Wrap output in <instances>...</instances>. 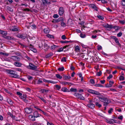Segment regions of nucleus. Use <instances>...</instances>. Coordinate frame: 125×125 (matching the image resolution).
Wrapping results in <instances>:
<instances>
[{
	"label": "nucleus",
	"mask_w": 125,
	"mask_h": 125,
	"mask_svg": "<svg viewBox=\"0 0 125 125\" xmlns=\"http://www.w3.org/2000/svg\"><path fill=\"white\" fill-rule=\"evenodd\" d=\"M6 72L10 74V76L12 78H20V76L17 74L16 72L13 70H6Z\"/></svg>",
	"instance_id": "nucleus-1"
},
{
	"label": "nucleus",
	"mask_w": 125,
	"mask_h": 125,
	"mask_svg": "<svg viewBox=\"0 0 125 125\" xmlns=\"http://www.w3.org/2000/svg\"><path fill=\"white\" fill-rule=\"evenodd\" d=\"M99 99L101 101L104 103V106H107L108 104L111 102V101L109 99L104 97H99Z\"/></svg>",
	"instance_id": "nucleus-2"
},
{
	"label": "nucleus",
	"mask_w": 125,
	"mask_h": 125,
	"mask_svg": "<svg viewBox=\"0 0 125 125\" xmlns=\"http://www.w3.org/2000/svg\"><path fill=\"white\" fill-rule=\"evenodd\" d=\"M27 68L29 69L32 70H35L37 69L36 66L34 65L31 63H29V65L26 66Z\"/></svg>",
	"instance_id": "nucleus-3"
},
{
	"label": "nucleus",
	"mask_w": 125,
	"mask_h": 125,
	"mask_svg": "<svg viewBox=\"0 0 125 125\" xmlns=\"http://www.w3.org/2000/svg\"><path fill=\"white\" fill-rule=\"evenodd\" d=\"M74 95L79 99L82 100H84L85 99L84 97L81 94L78 93H75Z\"/></svg>",
	"instance_id": "nucleus-4"
},
{
	"label": "nucleus",
	"mask_w": 125,
	"mask_h": 125,
	"mask_svg": "<svg viewBox=\"0 0 125 125\" xmlns=\"http://www.w3.org/2000/svg\"><path fill=\"white\" fill-rule=\"evenodd\" d=\"M63 20V18L62 17H60L57 19H53L52 21V22L54 23L58 22L60 21H61Z\"/></svg>",
	"instance_id": "nucleus-5"
},
{
	"label": "nucleus",
	"mask_w": 125,
	"mask_h": 125,
	"mask_svg": "<svg viewBox=\"0 0 125 125\" xmlns=\"http://www.w3.org/2000/svg\"><path fill=\"white\" fill-rule=\"evenodd\" d=\"M25 112L28 114H30L32 112V110L30 108H27L25 109Z\"/></svg>",
	"instance_id": "nucleus-6"
},
{
	"label": "nucleus",
	"mask_w": 125,
	"mask_h": 125,
	"mask_svg": "<svg viewBox=\"0 0 125 125\" xmlns=\"http://www.w3.org/2000/svg\"><path fill=\"white\" fill-rule=\"evenodd\" d=\"M17 36L18 38L22 39H25L26 37L25 35L24 34H19L17 35Z\"/></svg>",
	"instance_id": "nucleus-7"
},
{
	"label": "nucleus",
	"mask_w": 125,
	"mask_h": 125,
	"mask_svg": "<svg viewBox=\"0 0 125 125\" xmlns=\"http://www.w3.org/2000/svg\"><path fill=\"white\" fill-rule=\"evenodd\" d=\"M19 30L18 27L15 26H12V28L10 29V30L12 31H18Z\"/></svg>",
	"instance_id": "nucleus-8"
},
{
	"label": "nucleus",
	"mask_w": 125,
	"mask_h": 125,
	"mask_svg": "<svg viewBox=\"0 0 125 125\" xmlns=\"http://www.w3.org/2000/svg\"><path fill=\"white\" fill-rule=\"evenodd\" d=\"M64 12L63 8L62 7H60L59 9V13L60 15H62Z\"/></svg>",
	"instance_id": "nucleus-9"
},
{
	"label": "nucleus",
	"mask_w": 125,
	"mask_h": 125,
	"mask_svg": "<svg viewBox=\"0 0 125 125\" xmlns=\"http://www.w3.org/2000/svg\"><path fill=\"white\" fill-rule=\"evenodd\" d=\"M26 94H23V96H20V98L21 99H22L23 101L27 103L28 102L27 100L26 99Z\"/></svg>",
	"instance_id": "nucleus-10"
},
{
	"label": "nucleus",
	"mask_w": 125,
	"mask_h": 125,
	"mask_svg": "<svg viewBox=\"0 0 125 125\" xmlns=\"http://www.w3.org/2000/svg\"><path fill=\"white\" fill-rule=\"evenodd\" d=\"M12 59L14 61H19L20 58L17 56H14L12 57Z\"/></svg>",
	"instance_id": "nucleus-11"
},
{
	"label": "nucleus",
	"mask_w": 125,
	"mask_h": 125,
	"mask_svg": "<svg viewBox=\"0 0 125 125\" xmlns=\"http://www.w3.org/2000/svg\"><path fill=\"white\" fill-rule=\"evenodd\" d=\"M14 64L15 66L17 67H20L22 65V64L21 63L18 61L15 62Z\"/></svg>",
	"instance_id": "nucleus-12"
},
{
	"label": "nucleus",
	"mask_w": 125,
	"mask_h": 125,
	"mask_svg": "<svg viewBox=\"0 0 125 125\" xmlns=\"http://www.w3.org/2000/svg\"><path fill=\"white\" fill-rule=\"evenodd\" d=\"M30 50L34 52H37L36 49L34 48L33 46L32 45L30 44Z\"/></svg>",
	"instance_id": "nucleus-13"
},
{
	"label": "nucleus",
	"mask_w": 125,
	"mask_h": 125,
	"mask_svg": "<svg viewBox=\"0 0 125 125\" xmlns=\"http://www.w3.org/2000/svg\"><path fill=\"white\" fill-rule=\"evenodd\" d=\"M87 106L88 107L94 109L95 106V104L92 103H89L87 104Z\"/></svg>",
	"instance_id": "nucleus-14"
},
{
	"label": "nucleus",
	"mask_w": 125,
	"mask_h": 125,
	"mask_svg": "<svg viewBox=\"0 0 125 125\" xmlns=\"http://www.w3.org/2000/svg\"><path fill=\"white\" fill-rule=\"evenodd\" d=\"M89 6L93 8L96 11H98L97 7H96L94 4H91L89 5Z\"/></svg>",
	"instance_id": "nucleus-15"
},
{
	"label": "nucleus",
	"mask_w": 125,
	"mask_h": 125,
	"mask_svg": "<svg viewBox=\"0 0 125 125\" xmlns=\"http://www.w3.org/2000/svg\"><path fill=\"white\" fill-rule=\"evenodd\" d=\"M34 116V118H37L38 117L40 116L41 115L40 114H39L37 112H34L33 113Z\"/></svg>",
	"instance_id": "nucleus-16"
},
{
	"label": "nucleus",
	"mask_w": 125,
	"mask_h": 125,
	"mask_svg": "<svg viewBox=\"0 0 125 125\" xmlns=\"http://www.w3.org/2000/svg\"><path fill=\"white\" fill-rule=\"evenodd\" d=\"M0 34L6 36L7 34V32L6 31H3L0 30Z\"/></svg>",
	"instance_id": "nucleus-17"
},
{
	"label": "nucleus",
	"mask_w": 125,
	"mask_h": 125,
	"mask_svg": "<svg viewBox=\"0 0 125 125\" xmlns=\"http://www.w3.org/2000/svg\"><path fill=\"white\" fill-rule=\"evenodd\" d=\"M8 115L10 116L13 119H15V117L10 112H8L7 113Z\"/></svg>",
	"instance_id": "nucleus-18"
},
{
	"label": "nucleus",
	"mask_w": 125,
	"mask_h": 125,
	"mask_svg": "<svg viewBox=\"0 0 125 125\" xmlns=\"http://www.w3.org/2000/svg\"><path fill=\"white\" fill-rule=\"evenodd\" d=\"M61 83L64 85H66L67 84H68V85H70L71 83H68L65 82H61Z\"/></svg>",
	"instance_id": "nucleus-19"
},
{
	"label": "nucleus",
	"mask_w": 125,
	"mask_h": 125,
	"mask_svg": "<svg viewBox=\"0 0 125 125\" xmlns=\"http://www.w3.org/2000/svg\"><path fill=\"white\" fill-rule=\"evenodd\" d=\"M63 20L61 21V25L62 27H64L66 26V24L63 22Z\"/></svg>",
	"instance_id": "nucleus-20"
},
{
	"label": "nucleus",
	"mask_w": 125,
	"mask_h": 125,
	"mask_svg": "<svg viewBox=\"0 0 125 125\" xmlns=\"http://www.w3.org/2000/svg\"><path fill=\"white\" fill-rule=\"evenodd\" d=\"M62 90L64 92H69L68 90L66 87H62Z\"/></svg>",
	"instance_id": "nucleus-21"
},
{
	"label": "nucleus",
	"mask_w": 125,
	"mask_h": 125,
	"mask_svg": "<svg viewBox=\"0 0 125 125\" xmlns=\"http://www.w3.org/2000/svg\"><path fill=\"white\" fill-rule=\"evenodd\" d=\"M7 101L10 104L12 105L13 104V103L12 100L10 99H7Z\"/></svg>",
	"instance_id": "nucleus-22"
},
{
	"label": "nucleus",
	"mask_w": 125,
	"mask_h": 125,
	"mask_svg": "<svg viewBox=\"0 0 125 125\" xmlns=\"http://www.w3.org/2000/svg\"><path fill=\"white\" fill-rule=\"evenodd\" d=\"M43 5L46 6L47 5V0H41Z\"/></svg>",
	"instance_id": "nucleus-23"
},
{
	"label": "nucleus",
	"mask_w": 125,
	"mask_h": 125,
	"mask_svg": "<svg viewBox=\"0 0 125 125\" xmlns=\"http://www.w3.org/2000/svg\"><path fill=\"white\" fill-rule=\"evenodd\" d=\"M58 46H57L55 45H53L51 46V49L52 50H54L55 48H56L58 47Z\"/></svg>",
	"instance_id": "nucleus-24"
},
{
	"label": "nucleus",
	"mask_w": 125,
	"mask_h": 125,
	"mask_svg": "<svg viewBox=\"0 0 125 125\" xmlns=\"http://www.w3.org/2000/svg\"><path fill=\"white\" fill-rule=\"evenodd\" d=\"M115 40V42L119 46L121 45V44L119 42V40L117 38H116Z\"/></svg>",
	"instance_id": "nucleus-25"
},
{
	"label": "nucleus",
	"mask_w": 125,
	"mask_h": 125,
	"mask_svg": "<svg viewBox=\"0 0 125 125\" xmlns=\"http://www.w3.org/2000/svg\"><path fill=\"white\" fill-rule=\"evenodd\" d=\"M47 37L51 39H53L54 38L53 35H50L49 34H47Z\"/></svg>",
	"instance_id": "nucleus-26"
},
{
	"label": "nucleus",
	"mask_w": 125,
	"mask_h": 125,
	"mask_svg": "<svg viewBox=\"0 0 125 125\" xmlns=\"http://www.w3.org/2000/svg\"><path fill=\"white\" fill-rule=\"evenodd\" d=\"M63 78L64 80H66L70 79L71 77L69 76H67L66 75H65Z\"/></svg>",
	"instance_id": "nucleus-27"
},
{
	"label": "nucleus",
	"mask_w": 125,
	"mask_h": 125,
	"mask_svg": "<svg viewBox=\"0 0 125 125\" xmlns=\"http://www.w3.org/2000/svg\"><path fill=\"white\" fill-rule=\"evenodd\" d=\"M92 59L94 61H98V59L96 57H92Z\"/></svg>",
	"instance_id": "nucleus-28"
},
{
	"label": "nucleus",
	"mask_w": 125,
	"mask_h": 125,
	"mask_svg": "<svg viewBox=\"0 0 125 125\" xmlns=\"http://www.w3.org/2000/svg\"><path fill=\"white\" fill-rule=\"evenodd\" d=\"M113 28V26L112 25H108V27L107 29H108L107 30H108L110 29H111Z\"/></svg>",
	"instance_id": "nucleus-29"
},
{
	"label": "nucleus",
	"mask_w": 125,
	"mask_h": 125,
	"mask_svg": "<svg viewBox=\"0 0 125 125\" xmlns=\"http://www.w3.org/2000/svg\"><path fill=\"white\" fill-rule=\"evenodd\" d=\"M64 69L63 67H60L58 69V70L60 71H63Z\"/></svg>",
	"instance_id": "nucleus-30"
},
{
	"label": "nucleus",
	"mask_w": 125,
	"mask_h": 125,
	"mask_svg": "<svg viewBox=\"0 0 125 125\" xmlns=\"http://www.w3.org/2000/svg\"><path fill=\"white\" fill-rule=\"evenodd\" d=\"M119 79L120 81L124 80H125V78L123 76L120 75L119 78Z\"/></svg>",
	"instance_id": "nucleus-31"
},
{
	"label": "nucleus",
	"mask_w": 125,
	"mask_h": 125,
	"mask_svg": "<svg viewBox=\"0 0 125 125\" xmlns=\"http://www.w3.org/2000/svg\"><path fill=\"white\" fill-rule=\"evenodd\" d=\"M95 104L96 106H98L99 108L101 107L102 106L101 105L99 104L98 102H95Z\"/></svg>",
	"instance_id": "nucleus-32"
},
{
	"label": "nucleus",
	"mask_w": 125,
	"mask_h": 125,
	"mask_svg": "<svg viewBox=\"0 0 125 125\" xmlns=\"http://www.w3.org/2000/svg\"><path fill=\"white\" fill-rule=\"evenodd\" d=\"M56 76L57 78L59 79H61L62 78V77L59 74H56Z\"/></svg>",
	"instance_id": "nucleus-33"
},
{
	"label": "nucleus",
	"mask_w": 125,
	"mask_h": 125,
	"mask_svg": "<svg viewBox=\"0 0 125 125\" xmlns=\"http://www.w3.org/2000/svg\"><path fill=\"white\" fill-rule=\"evenodd\" d=\"M47 83H50L53 84H55L56 83H57V82L54 81H53L51 80H47Z\"/></svg>",
	"instance_id": "nucleus-34"
},
{
	"label": "nucleus",
	"mask_w": 125,
	"mask_h": 125,
	"mask_svg": "<svg viewBox=\"0 0 125 125\" xmlns=\"http://www.w3.org/2000/svg\"><path fill=\"white\" fill-rule=\"evenodd\" d=\"M97 17L98 18L101 20H103L104 19V17L100 15L97 16Z\"/></svg>",
	"instance_id": "nucleus-35"
},
{
	"label": "nucleus",
	"mask_w": 125,
	"mask_h": 125,
	"mask_svg": "<svg viewBox=\"0 0 125 125\" xmlns=\"http://www.w3.org/2000/svg\"><path fill=\"white\" fill-rule=\"evenodd\" d=\"M7 9L8 10H9L11 12H12L13 11L12 9L9 6H8L7 7Z\"/></svg>",
	"instance_id": "nucleus-36"
},
{
	"label": "nucleus",
	"mask_w": 125,
	"mask_h": 125,
	"mask_svg": "<svg viewBox=\"0 0 125 125\" xmlns=\"http://www.w3.org/2000/svg\"><path fill=\"white\" fill-rule=\"evenodd\" d=\"M80 36L82 38H83L85 37L86 35L85 34L81 33L80 34Z\"/></svg>",
	"instance_id": "nucleus-37"
},
{
	"label": "nucleus",
	"mask_w": 125,
	"mask_h": 125,
	"mask_svg": "<svg viewBox=\"0 0 125 125\" xmlns=\"http://www.w3.org/2000/svg\"><path fill=\"white\" fill-rule=\"evenodd\" d=\"M30 26L33 29H36V26L35 24L31 25Z\"/></svg>",
	"instance_id": "nucleus-38"
},
{
	"label": "nucleus",
	"mask_w": 125,
	"mask_h": 125,
	"mask_svg": "<svg viewBox=\"0 0 125 125\" xmlns=\"http://www.w3.org/2000/svg\"><path fill=\"white\" fill-rule=\"evenodd\" d=\"M94 86H95L96 87H103V86L100 84H96L94 85Z\"/></svg>",
	"instance_id": "nucleus-39"
},
{
	"label": "nucleus",
	"mask_w": 125,
	"mask_h": 125,
	"mask_svg": "<svg viewBox=\"0 0 125 125\" xmlns=\"http://www.w3.org/2000/svg\"><path fill=\"white\" fill-rule=\"evenodd\" d=\"M102 74V73L101 71H100L99 72H98L96 73V75L97 76H101Z\"/></svg>",
	"instance_id": "nucleus-40"
},
{
	"label": "nucleus",
	"mask_w": 125,
	"mask_h": 125,
	"mask_svg": "<svg viewBox=\"0 0 125 125\" xmlns=\"http://www.w3.org/2000/svg\"><path fill=\"white\" fill-rule=\"evenodd\" d=\"M70 91L71 92H75L77 91V89H74L72 88L70 89Z\"/></svg>",
	"instance_id": "nucleus-41"
},
{
	"label": "nucleus",
	"mask_w": 125,
	"mask_h": 125,
	"mask_svg": "<svg viewBox=\"0 0 125 125\" xmlns=\"http://www.w3.org/2000/svg\"><path fill=\"white\" fill-rule=\"evenodd\" d=\"M93 94L96 95H99L100 94L99 92L94 90Z\"/></svg>",
	"instance_id": "nucleus-42"
},
{
	"label": "nucleus",
	"mask_w": 125,
	"mask_h": 125,
	"mask_svg": "<svg viewBox=\"0 0 125 125\" xmlns=\"http://www.w3.org/2000/svg\"><path fill=\"white\" fill-rule=\"evenodd\" d=\"M71 41H60V42L62 43H68L70 42Z\"/></svg>",
	"instance_id": "nucleus-43"
},
{
	"label": "nucleus",
	"mask_w": 125,
	"mask_h": 125,
	"mask_svg": "<svg viewBox=\"0 0 125 125\" xmlns=\"http://www.w3.org/2000/svg\"><path fill=\"white\" fill-rule=\"evenodd\" d=\"M94 91L92 89H89L88 90V92L89 93L93 94Z\"/></svg>",
	"instance_id": "nucleus-44"
},
{
	"label": "nucleus",
	"mask_w": 125,
	"mask_h": 125,
	"mask_svg": "<svg viewBox=\"0 0 125 125\" xmlns=\"http://www.w3.org/2000/svg\"><path fill=\"white\" fill-rule=\"evenodd\" d=\"M109 84L110 85V86H108V87H111L112 85L114 83V82L113 81H109Z\"/></svg>",
	"instance_id": "nucleus-45"
},
{
	"label": "nucleus",
	"mask_w": 125,
	"mask_h": 125,
	"mask_svg": "<svg viewBox=\"0 0 125 125\" xmlns=\"http://www.w3.org/2000/svg\"><path fill=\"white\" fill-rule=\"evenodd\" d=\"M122 33L121 32H120L118 33L117 35V36L118 37H120L122 35Z\"/></svg>",
	"instance_id": "nucleus-46"
},
{
	"label": "nucleus",
	"mask_w": 125,
	"mask_h": 125,
	"mask_svg": "<svg viewBox=\"0 0 125 125\" xmlns=\"http://www.w3.org/2000/svg\"><path fill=\"white\" fill-rule=\"evenodd\" d=\"M55 87L58 90H59L61 88V86L58 85H55Z\"/></svg>",
	"instance_id": "nucleus-47"
},
{
	"label": "nucleus",
	"mask_w": 125,
	"mask_h": 125,
	"mask_svg": "<svg viewBox=\"0 0 125 125\" xmlns=\"http://www.w3.org/2000/svg\"><path fill=\"white\" fill-rule=\"evenodd\" d=\"M75 50L78 51L80 50V48L78 46H76L75 48Z\"/></svg>",
	"instance_id": "nucleus-48"
},
{
	"label": "nucleus",
	"mask_w": 125,
	"mask_h": 125,
	"mask_svg": "<svg viewBox=\"0 0 125 125\" xmlns=\"http://www.w3.org/2000/svg\"><path fill=\"white\" fill-rule=\"evenodd\" d=\"M42 82V79H39L37 83V84H39Z\"/></svg>",
	"instance_id": "nucleus-49"
},
{
	"label": "nucleus",
	"mask_w": 125,
	"mask_h": 125,
	"mask_svg": "<svg viewBox=\"0 0 125 125\" xmlns=\"http://www.w3.org/2000/svg\"><path fill=\"white\" fill-rule=\"evenodd\" d=\"M66 61V58L65 57H63L62 58L61 60V61L62 62L64 61L65 62Z\"/></svg>",
	"instance_id": "nucleus-50"
},
{
	"label": "nucleus",
	"mask_w": 125,
	"mask_h": 125,
	"mask_svg": "<svg viewBox=\"0 0 125 125\" xmlns=\"http://www.w3.org/2000/svg\"><path fill=\"white\" fill-rule=\"evenodd\" d=\"M121 5L123 6L125 5V0H122L121 1Z\"/></svg>",
	"instance_id": "nucleus-51"
},
{
	"label": "nucleus",
	"mask_w": 125,
	"mask_h": 125,
	"mask_svg": "<svg viewBox=\"0 0 125 125\" xmlns=\"http://www.w3.org/2000/svg\"><path fill=\"white\" fill-rule=\"evenodd\" d=\"M53 17L54 18L56 19L58 18L59 16L57 14H54Z\"/></svg>",
	"instance_id": "nucleus-52"
},
{
	"label": "nucleus",
	"mask_w": 125,
	"mask_h": 125,
	"mask_svg": "<svg viewBox=\"0 0 125 125\" xmlns=\"http://www.w3.org/2000/svg\"><path fill=\"white\" fill-rule=\"evenodd\" d=\"M90 83L92 84H94L95 83L94 82V80L93 79H91L90 81Z\"/></svg>",
	"instance_id": "nucleus-53"
},
{
	"label": "nucleus",
	"mask_w": 125,
	"mask_h": 125,
	"mask_svg": "<svg viewBox=\"0 0 125 125\" xmlns=\"http://www.w3.org/2000/svg\"><path fill=\"white\" fill-rule=\"evenodd\" d=\"M27 78L29 80H31L32 79L33 77L29 75L27 76Z\"/></svg>",
	"instance_id": "nucleus-54"
},
{
	"label": "nucleus",
	"mask_w": 125,
	"mask_h": 125,
	"mask_svg": "<svg viewBox=\"0 0 125 125\" xmlns=\"http://www.w3.org/2000/svg\"><path fill=\"white\" fill-rule=\"evenodd\" d=\"M113 77V75L112 74H110L109 76L107 77V79H110L111 78Z\"/></svg>",
	"instance_id": "nucleus-55"
},
{
	"label": "nucleus",
	"mask_w": 125,
	"mask_h": 125,
	"mask_svg": "<svg viewBox=\"0 0 125 125\" xmlns=\"http://www.w3.org/2000/svg\"><path fill=\"white\" fill-rule=\"evenodd\" d=\"M113 109L112 108H111L108 111V113L109 114H111L112 113V111H113Z\"/></svg>",
	"instance_id": "nucleus-56"
},
{
	"label": "nucleus",
	"mask_w": 125,
	"mask_h": 125,
	"mask_svg": "<svg viewBox=\"0 0 125 125\" xmlns=\"http://www.w3.org/2000/svg\"><path fill=\"white\" fill-rule=\"evenodd\" d=\"M16 94L17 95H19L20 96H22V94L19 92H17L16 93Z\"/></svg>",
	"instance_id": "nucleus-57"
},
{
	"label": "nucleus",
	"mask_w": 125,
	"mask_h": 125,
	"mask_svg": "<svg viewBox=\"0 0 125 125\" xmlns=\"http://www.w3.org/2000/svg\"><path fill=\"white\" fill-rule=\"evenodd\" d=\"M39 98L42 100V101L46 103V101L44 99V98H43L42 97H39Z\"/></svg>",
	"instance_id": "nucleus-58"
},
{
	"label": "nucleus",
	"mask_w": 125,
	"mask_h": 125,
	"mask_svg": "<svg viewBox=\"0 0 125 125\" xmlns=\"http://www.w3.org/2000/svg\"><path fill=\"white\" fill-rule=\"evenodd\" d=\"M38 110H39L40 111H41V112H42L45 115L46 114V113H45L44 112H43V111H42V110L40 109V108H36Z\"/></svg>",
	"instance_id": "nucleus-59"
},
{
	"label": "nucleus",
	"mask_w": 125,
	"mask_h": 125,
	"mask_svg": "<svg viewBox=\"0 0 125 125\" xmlns=\"http://www.w3.org/2000/svg\"><path fill=\"white\" fill-rule=\"evenodd\" d=\"M47 125H54L53 123L51 122H47Z\"/></svg>",
	"instance_id": "nucleus-60"
},
{
	"label": "nucleus",
	"mask_w": 125,
	"mask_h": 125,
	"mask_svg": "<svg viewBox=\"0 0 125 125\" xmlns=\"http://www.w3.org/2000/svg\"><path fill=\"white\" fill-rule=\"evenodd\" d=\"M103 4H106L107 3V2L106 1H105L104 0H101Z\"/></svg>",
	"instance_id": "nucleus-61"
},
{
	"label": "nucleus",
	"mask_w": 125,
	"mask_h": 125,
	"mask_svg": "<svg viewBox=\"0 0 125 125\" xmlns=\"http://www.w3.org/2000/svg\"><path fill=\"white\" fill-rule=\"evenodd\" d=\"M118 118L120 120H122L123 119V116L122 115H120L118 117Z\"/></svg>",
	"instance_id": "nucleus-62"
},
{
	"label": "nucleus",
	"mask_w": 125,
	"mask_h": 125,
	"mask_svg": "<svg viewBox=\"0 0 125 125\" xmlns=\"http://www.w3.org/2000/svg\"><path fill=\"white\" fill-rule=\"evenodd\" d=\"M97 49L99 50H100L102 49V47L101 46H97Z\"/></svg>",
	"instance_id": "nucleus-63"
},
{
	"label": "nucleus",
	"mask_w": 125,
	"mask_h": 125,
	"mask_svg": "<svg viewBox=\"0 0 125 125\" xmlns=\"http://www.w3.org/2000/svg\"><path fill=\"white\" fill-rule=\"evenodd\" d=\"M63 50V48H60L57 51V52H60L61 51H62Z\"/></svg>",
	"instance_id": "nucleus-64"
}]
</instances>
